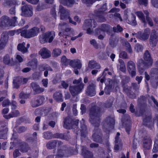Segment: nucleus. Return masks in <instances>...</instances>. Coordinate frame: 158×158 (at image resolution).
<instances>
[{"instance_id":"f257e3e1","label":"nucleus","mask_w":158,"mask_h":158,"mask_svg":"<svg viewBox=\"0 0 158 158\" xmlns=\"http://www.w3.org/2000/svg\"><path fill=\"white\" fill-rule=\"evenodd\" d=\"M143 58L144 60L142 59H140L137 63L139 71L141 74L143 73L145 69L151 67L153 63V59L150 52L148 50L144 53Z\"/></svg>"},{"instance_id":"f03ea898","label":"nucleus","mask_w":158,"mask_h":158,"mask_svg":"<svg viewBox=\"0 0 158 158\" xmlns=\"http://www.w3.org/2000/svg\"><path fill=\"white\" fill-rule=\"evenodd\" d=\"M78 122L79 120L77 119H73L69 116L67 117L64 121L63 127L67 129H72L73 131L78 134Z\"/></svg>"},{"instance_id":"7ed1b4c3","label":"nucleus","mask_w":158,"mask_h":158,"mask_svg":"<svg viewBox=\"0 0 158 158\" xmlns=\"http://www.w3.org/2000/svg\"><path fill=\"white\" fill-rule=\"evenodd\" d=\"M21 35L25 38H29L37 35L40 32L39 28L35 27L27 31L25 29H19Z\"/></svg>"},{"instance_id":"20e7f679","label":"nucleus","mask_w":158,"mask_h":158,"mask_svg":"<svg viewBox=\"0 0 158 158\" xmlns=\"http://www.w3.org/2000/svg\"><path fill=\"white\" fill-rule=\"evenodd\" d=\"M107 9L106 3H105L103 4L98 10H95L94 13L97 17V21L101 22H104L106 20L104 12Z\"/></svg>"},{"instance_id":"39448f33","label":"nucleus","mask_w":158,"mask_h":158,"mask_svg":"<svg viewBox=\"0 0 158 158\" xmlns=\"http://www.w3.org/2000/svg\"><path fill=\"white\" fill-rule=\"evenodd\" d=\"M114 117L112 116H108L105 119L102 123L104 128L110 131L114 128L115 124Z\"/></svg>"},{"instance_id":"423d86ee","label":"nucleus","mask_w":158,"mask_h":158,"mask_svg":"<svg viewBox=\"0 0 158 158\" xmlns=\"http://www.w3.org/2000/svg\"><path fill=\"white\" fill-rule=\"evenodd\" d=\"M84 85L83 83H81L78 85H70L69 90L72 95L74 97L77 95L81 92L83 89Z\"/></svg>"},{"instance_id":"0eeeda50","label":"nucleus","mask_w":158,"mask_h":158,"mask_svg":"<svg viewBox=\"0 0 158 158\" xmlns=\"http://www.w3.org/2000/svg\"><path fill=\"white\" fill-rule=\"evenodd\" d=\"M94 24L93 27H96V23L94 20L91 19H87L85 20L84 24L82 26L83 29L87 31V33L88 34H91L93 32V30L91 29L92 25V22Z\"/></svg>"},{"instance_id":"6e6552de","label":"nucleus","mask_w":158,"mask_h":158,"mask_svg":"<svg viewBox=\"0 0 158 158\" xmlns=\"http://www.w3.org/2000/svg\"><path fill=\"white\" fill-rule=\"evenodd\" d=\"M89 117L99 118L102 115V112L100 108L97 106H92L89 110Z\"/></svg>"},{"instance_id":"1a4fd4ad","label":"nucleus","mask_w":158,"mask_h":158,"mask_svg":"<svg viewBox=\"0 0 158 158\" xmlns=\"http://www.w3.org/2000/svg\"><path fill=\"white\" fill-rule=\"evenodd\" d=\"M21 15L25 17L31 16L33 15L32 8L31 6L26 5L21 7Z\"/></svg>"},{"instance_id":"9d476101","label":"nucleus","mask_w":158,"mask_h":158,"mask_svg":"<svg viewBox=\"0 0 158 158\" xmlns=\"http://www.w3.org/2000/svg\"><path fill=\"white\" fill-rule=\"evenodd\" d=\"M158 33L155 30L152 31L149 39V43L152 47L156 46L158 42Z\"/></svg>"},{"instance_id":"9b49d317","label":"nucleus","mask_w":158,"mask_h":158,"mask_svg":"<svg viewBox=\"0 0 158 158\" xmlns=\"http://www.w3.org/2000/svg\"><path fill=\"white\" fill-rule=\"evenodd\" d=\"M59 12L60 13V19L62 20L67 19L69 17V12L61 5L59 7Z\"/></svg>"},{"instance_id":"f8f14e48","label":"nucleus","mask_w":158,"mask_h":158,"mask_svg":"<svg viewBox=\"0 0 158 158\" xmlns=\"http://www.w3.org/2000/svg\"><path fill=\"white\" fill-rule=\"evenodd\" d=\"M95 83L92 82L90 83L87 86L86 91V94L87 95L91 97L94 96L96 94Z\"/></svg>"},{"instance_id":"ddd939ff","label":"nucleus","mask_w":158,"mask_h":158,"mask_svg":"<svg viewBox=\"0 0 158 158\" xmlns=\"http://www.w3.org/2000/svg\"><path fill=\"white\" fill-rule=\"evenodd\" d=\"M93 140L96 142L101 143L102 142V135L99 129H94L92 135Z\"/></svg>"},{"instance_id":"4468645a","label":"nucleus","mask_w":158,"mask_h":158,"mask_svg":"<svg viewBox=\"0 0 158 158\" xmlns=\"http://www.w3.org/2000/svg\"><path fill=\"white\" fill-rule=\"evenodd\" d=\"M127 69L132 77L136 75V67L135 63L132 61H129L127 63Z\"/></svg>"},{"instance_id":"2eb2a0df","label":"nucleus","mask_w":158,"mask_h":158,"mask_svg":"<svg viewBox=\"0 0 158 158\" xmlns=\"http://www.w3.org/2000/svg\"><path fill=\"white\" fill-rule=\"evenodd\" d=\"M59 147L63 144V143L61 141L57 140H52L49 141L46 144V147L49 149H52L55 148L56 145Z\"/></svg>"},{"instance_id":"dca6fc26","label":"nucleus","mask_w":158,"mask_h":158,"mask_svg":"<svg viewBox=\"0 0 158 158\" xmlns=\"http://www.w3.org/2000/svg\"><path fill=\"white\" fill-rule=\"evenodd\" d=\"M31 86L33 90L34 93L35 94H39L44 92V88L41 87L37 83L33 82L31 84Z\"/></svg>"},{"instance_id":"f3484780","label":"nucleus","mask_w":158,"mask_h":158,"mask_svg":"<svg viewBox=\"0 0 158 158\" xmlns=\"http://www.w3.org/2000/svg\"><path fill=\"white\" fill-rule=\"evenodd\" d=\"M45 99L43 96H39L37 98L31 102V106L33 107H37L42 104Z\"/></svg>"},{"instance_id":"a211bd4d","label":"nucleus","mask_w":158,"mask_h":158,"mask_svg":"<svg viewBox=\"0 0 158 158\" xmlns=\"http://www.w3.org/2000/svg\"><path fill=\"white\" fill-rule=\"evenodd\" d=\"M149 31L148 29H146L144 32L141 33V32H139L137 34V37L141 40H145L148 39L149 37Z\"/></svg>"},{"instance_id":"6ab92c4d","label":"nucleus","mask_w":158,"mask_h":158,"mask_svg":"<svg viewBox=\"0 0 158 158\" xmlns=\"http://www.w3.org/2000/svg\"><path fill=\"white\" fill-rule=\"evenodd\" d=\"M64 150L65 157H68L72 155H76L77 152L73 148H68L65 146H64Z\"/></svg>"},{"instance_id":"aec40b11","label":"nucleus","mask_w":158,"mask_h":158,"mask_svg":"<svg viewBox=\"0 0 158 158\" xmlns=\"http://www.w3.org/2000/svg\"><path fill=\"white\" fill-rule=\"evenodd\" d=\"M89 121L92 125L94 127V129L96 130L98 129L100 123V119L99 118L89 117Z\"/></svg>"},{"instance_id":"412c9836","label":"nucleus","mask_w":158,"mask_h":158,"mask_svg":"<svg viewBox=\"0 0 158 158\" xmlns=\"http://www.w3.org/2000/svg\"><path fill=\"white\" fill-rule=\"evenodd\" d=\"M152 143L151 139L149 136H147L144 137L143 143V146L145 149H150Z\"/></svg>"},{"instance_id":"4be33fe9","label":"nucleus","mask_w":158,"mask_h":158,"mask_svg":"<svg viewBox=\"0 0 158 158\" xmlns=\"http://www.w3.org/2000/svg\"><path fill=\"white\" fill-rule=\"evenodd\" d=\"M0 26L2 27H9L10 26V18L6 16H4L1 19Z\"/></svg>"},{"instance_id":"5701e85b","label":"nucleus","mask_w":158,"mask_h":158,"mask_svg":"<svg viewBox=\"0 0 158 158\" xmlns=\"http://www.w3.org/2000/svg\"><path fill=\"white\" fill-rule=\"evenodd\" d=\"M70 65L73 68H77L78 69H80L82 66L80 60L78 59L71 60L70 61Z\"/></svg>"},{"instance_id":"b1692460","label":"nucleus","mask_w":158,"mask_h":158,"mask_svg":"<svg viewBox=\"0 0 158 158\" xmlns=\"http://www.w3.org/2000/svg\"><path fill=\"white\" fill-rule=\"evenodd\" d=\"M80 126L81 136L82 137L85 138L86 137L87 131V127L85 125V123L84 121L82 120V122H81Z\"/></svg>"},{"instance_id":"393cba45","label":"nucleus","mask_w":158,"mask_h":158,"mask_svg":"<svg viewBox=\"0 0 158 158\" xmlns=\"http://www.w3.org/2000/svg\"><path fill=\"white\" fill-rule=\"evenodd\" d=\"M110 30V26L108 25L102 24L100 27L96 29L97 34H101V31L103 33L105 31H107Z\"/></svg>"},{"instance_id":"a878e982","label":"nucleus","mask_w":158,"mask_h":158,"mask_svg":"<svg viewBox=\"0 0 158 158\" xmlns=\"http://www.w3.org/2000/svg\"><path fill=\"white\" fill-rule=\"evenodd\" d=\"M20 151L23 152H26L30 149V147L27 144L21 141V143L19 144Z\"/></svg>"},{"instance_id":"bb28decb","label":"nucleus","mask_w":158,"mask_h":158,"mask_svg":"<svg viewBox=\"0 0 158 158\" xmlns=\"http://www.w3.org/2000/svg\"><path fill=\"white\" fill-rule=\"evenodd\" d=\"M14 134L13 135V137L11 139L14 141L13 142H11L10 143L11 146L10 147V149H12L14 147L16 146H19V144L21 143V140L19 139H17L16 138L14 137Z\"/></svg>"},{"instance_id":"cd10ccee","label":"nucleus","mask_w":158,"mask_h":158,"mask_svg":"<svg viewBox=\"0 0 158 158\" xmlns=\"http://www.w3.org/2000/svg\"><path fill=\"white\" fill-rule=\"evenodd\" d=\"M54 137L57 139H64L66 140H68L70 138L69 135H67L66 134L56 133L54 135Z\"/></svg>"},{"instance_id":"c85d7f7f","label":"nucleus","mask_w":158,"mask_h":158,"mask_svg":"<svg viewBox=\"0 0 158 158\" xmlns=\"http://www.w3.org/2000/svg\"><path fill=\"white\" fill-rule=\"evenodd\" d=\"M88 66L89 68L91 69H99L101 68L100 64H98L96 61L93 60L89 61V62Z\"/></svg>"},{"instance_id":"c756f323","label":"nucleus","mask_w":158,"mask_h":158,"mask_svg":"<svg viewBox=\"0 0 158 158\" xmlns=\"http://www.w3.org/2000/svg\"><path fill=\"white\" fill-rule=\"evenodd\" d=\"M60 3L68 7H71L74 3L77 4L74 0H60Z\"/></svg>"},{"instance_id":"7c9ffc66","label":"nucleus","mask_w":158,"mask_h":158,"mask_svg":"<svg viewBox=\"0 0 158 158\" xmlns=\"http://www.w3.org/2000/svg\"><path fill=\"white\" fill-rule=\"evenodd\" d=\"M53 98L56 101L63 102V101L62 94L60 91L55 93L53 95Z\"/></svg>"},{"instance_id":"2f4dec72","label":"nucleus","mask_w":158,"mask_h":158,"mask_svg":"<svg viewBox=\"0 0 158 158\" xmlns=\"http://www.w3.org/2000/svg\"><path fill=\"white\" fill-rule=\"evenodd\" d=\"M4 63L6 64H10L11 65H14L15 62L13 60L12 58H11V60H10V57L8 54H6L4 57L3 59Z\"/></svg>"},{"instance_id":"473e14b6","label":"nucleus","mask_w":158,"mask_h":158,"mask_svg":"<svg viewBox=\"0 0 158 158\" xmlns=\"http://www.w3.org/2000/svg\"><path fill=\"white\" fill-rule=\"evenodd\" d=\"M108 82L107 86L113 89L114 88H116L118 87V83L117 81L116 80H113L112 79L109 78L107 79Z\"/></svg>"},{"instance_id":"72a5a7b5","label":"nucleus","mask_w":158,"mask_h":158,"mask_svg":"<svg viewBox=\"0 0 158 158\" xmlns=\"http://www.w3.org/2000/svg\"><path fill=\"white\" fill-rule=\"evenodd\" d=\"M136 14L142 22L143 23L144 26L146 27L147 25V22L143 13L140 11H138L136 13Z\"/></svg>"},{"instance_id":"f704fd0d","label":"nucleus","mask_w":158,"mask_h":158,"mask_svg":"<svg viewBox=\"0 0 158 158\" xmlns=\"http://www.w3.org/2000/svg\"><path fill=\"white\" fill-rule=\"evenodd\" d=\"M42 58H47L51 56V52L48 50H40L39 52Z\"/></svg>"},{"instance_id":"c9c22d12","label":"nucleus","mask_w":158,"mask_h":158,"mask_svg":"<svg viewBox=\"0 0 158 158\" xmlns=\"http://www.w3.org/2000/svg\"><path fill=\"white\" fill-rule=\"evenodd\" d=\"M38 65V60L36 59H33L27 63V66L31 67L33 69L37 68Z\"/></svg>"},{"instance_id":"e433bc0d","label":"nucleus","mask_w":158,"mask_h":158,"mask_svg":"<svg viewBox=\"0 0 158 158\" xmlns=\"http://www.w3.org/2000/svg\"><path fill=\"white\" fill-rule=\"evenodd\" d=\"M46 35L47 37L48 42L51 43L55 36V33L53 31H48L45 32Z\"/></svg>"},{"instance_id":"4c0bfd02","label":"nucleus","mask_w":158,"mask_h":158,"mask_svg":"<svg viewBox=\"0 0 158 158\" xmlns=\"http://www.w3.org/2000/svg\"><path fill=\"white\" fill-rule=\"evenodd\" d=\"M151 118L152 115L150 113L149 114H146L143 119V124L146 126L149 125L150 123H152Z\"/></svg>"},{"instance_id":"58836bf2","label":"nucleus","mask_w":158,"mask_h":158,"mask_svg":"<svg viewBox=\"0 0 158 158\" xmlns=\"http://www.w3.org/2000/svg\"><path fill=\"white\" fill-rule=\"evenodd\" d=\"M7 125L6 123L0 121V132H3L4 134L6 133L8 131Z\"/></svg>"},{"instance_id":"ea45409f","label":"nucleus","mask_w":158,"mask_h":158,"mask_svg":"<svg viewBox=\"0 0 158 158\" xmlns=\"http://www.w3.org/2000/svg\"><path fill=\"white\" fill-rule=\"evenodd\" d=\"M22 79L19 77H15L13 81L14 88L18 89L19 87V84L22 83Z\"/></svg>"},{"instance_id":"a19ab883","label":"nucleus","mask_w":158,"mask_h":158,"mask_svg":"<svg viewBox=\"0 0 158 158\" xmlns=\"http://www.w3.org/2000/svg\"><path fill=\"white\" fill-rule=\"evenodd\" d=\"M64 146H61L60 148L57 149L56 155L58 158L65 157L64 150L63 149Z\"/></svg>"},{"instance_id":"79ce46f5","label":"nucleus","mask_w":158,"mask_h":158,"mask_svg":"<svg viewBox=\"0 0 158 158\" xmlns=\"http://www.w3.org/2000/svg\"><path fill=\"white\" fill-rule=\"evenodd\" d=\"M83 157L85 158H93V154L91 152L84 149L82 152Z\"/></svg>"},{"instance_id":"37998d69","label":"nucleus","mask_w":158,"mask_h":158,"mask_svg":"<svg viewBox=\"0 0 158 158\" xmlns=\"http://www.w3.org/2000/svg\"><path fill=\"white\" fill-rule=\"evenodd\" d=\"M136 16L132 14L131 16L129 18H127L128 23L132 26H135L137 23L135 20Z\"/></svg>"},{"instance_id":"c03bdc74","label":"nucleus","mask_w":158,"mask_h":158,"mask_svg":"<svg viewBox=\"0 0 158 158\" xmlns=\"http://www.w3.org/2000/svg\"><path fill=\"white\" fill-rule=\"evenodd\" d=\"M144 13L146 15V18L147 22H148L149 25L151 26L152 27L153 26V23L152 19L148 16H149V12L146 10L144 11Z\"/></svg>"},{"instance_id":"a18cd8bd","label":"nucleus","mask_w":158,"mask_h":158,"mask_svg":"<svg viewBox=\"0 0 158 158\" xmlns=\"http://www.w3.org/2000/svg\"><path fill=\"white\" fill-rule=\"evenodd\" d=\"M45 33L40 35L39 40L41 43L44 44L48 42L47 37Z\"/></svg>"},{"instance_id":"49530a36","label":"nucleus","mask_w":158,"mask_h":158,"mask_svg":"<svg viewBox=\"0 0 158 158\" xmlns=\"http://www.w3.org/2000/svg\"><path fill=\"white\" fill-rule=\"evenodd\" d=\"M113 101V98L108 99L105 103L103 104L104 106L106 108H109L111 107L112 105Z\"/></svg>"},{"instance_id":"de8ad7c7","label":"nucleus","mask_w":158,"mask_h":158,"mask_svg":"<svg viewBox=\"0 0 158 158\" xmlns=\"http://www.w3.org/2000/svg\"><path fill=\"white\" fill-rule=\"evenodd\" d=\"M70 61L71 60L67 59L66 56H63L61 59V62L62 65L67 66L69 64L70 65Z\"/></svg>"},{"instance_id":"09e8293b","label":"nucleus","mask_w":158,"mask_h":158,"mask_svg":"<svg viewBox=\"0 0 158 158\" xmlns=\"http://www.w3.org/2000/svg\"><path fill=\"white\" fill-rule=\"evenodd\" d=\"M8 35V32L6 31L3 32L1 36L0 39L2 40L8 42L9 38Z\"/></svg>"},{"instance_id":"8fccbe9b","label":"nucleus","mask_w":158,"mask_h":158,"mask_svg":"<svg viewBox=\"0 0 158 158\" xmlns=\"http://www.w3.org/2000/svg\"><path fill=\"white\" fill-rule=\"evenodd\" d=\"M25 44H26L24 42L19 44L17 46V49H27L30 47V44H27L26 47L25 46Z\"/></svg>"},{"instance_id":"3c124183","label":"nucleus","mask_w":158,"mask_h":158,"mask_svg":"<svg viewBox=\"0 0 158 158\" xmlns=\"http://www.w3.org/2000/svg\"><path fill=\"white\" fill-rule=\"evenodd\" d=\"M67 25L65 23H61L59 24V28L61 29L64 30L66 32L69 31L71 29L69 27H67Z\"/></svg>"},{"instance_id":"603ef678","label":"nucleus","mask_w":158,"mask_h":158,"mask_svg":"<svg viewBox=\"0 0 158 158\" xmlns=\"http://www.w3.org/2000/svg\"><path fill=\"white\" fill-rule=\"evenodd\" d=\"M122 122L123 124L127 123H127H130V117L129 115L128 114H125L123 116L122 118Z\"/></svg>"},{"instance_id":"864d4df0","label":"nucleus","mask_w":158,"mask_h":158,"mask_svg":"<svg viewBox=\"0 0 158 158\" xmlns=\"http://www.w3.org/2000/svg\"><path fill=\"white\" fill-rule=\"evenodd\" d=\"M43 137L46 139H49L52 138V134L50 131H47L43 133Z\"/></svg>"},{"instance_id":"5fc2aeb1","label":"nucleus","mask_w":158,"mask_h":158,"mask_svg":"<svg viewBox=\"0 0 158 158\" xmlns=\"http://www.w3.org/2000/svg\"><path fill=\"white\" fill-rule=\"evenodd\" d=\"M113 30L114 32L116 33L121 32L123 31V28L119 25H118L116 26L113 27Z\"/></svg>"},{"instance_id":"6e6d98bb","label":"nucleus","mask_w":158,"mask_h":158,"mask_svg":"<svg viewBox=\"0 0 158 158\" xmlns=\"http://www.w3.org/2000/svg\"><path fill=\"white\" fill-rule=\"evenodd\" d=\"M4 4L5 6H6L13 7L14 6H15V5L11 0L6 1L4 2Z\"/></svg>"},{"instance_id":"4d7b16f0","label":"nucleus","mask_w":158,"mask_h":158,"mask_svg":"<svg viewBox=\"0 0 158 158\" xmlns=\"http://www.w3.org/2000/svg\"><path fill=\"white\" fill-rule=\"evenodd\" d=\"M130 80V78L129 77L125 76L123 78L121 81V84L123 86L126 85H125L128 83Z\"/></svg>"},{"instance_id":"13d9d810","label":"nucleus","mask_w":158,"mask_h":158,"mask_svg":"<svg viewBox=\"0 0 158 158\" xmlns=\"http://www.w3.org/2000/svg\"><path fill=\"white\" fill-rule=\"evenodd\" d=\"M123 90L125 93L127 94H129L131 92L132 88L131 87L128 86L124 85L123 86Z\"/></svg>"},{"instance_id":"bf43d9fd","label":"nucleus","mask_w":158,"mask_h":158,"mask_svg":"<svg viewBox=\"0 0 158 158\" xmlns=\"http://www.w3.org/2000/svg\"><path fill=\"white\" fill-rule=\"evenodd\" d=\"M17 17L16 16H14L12 18V19H10V26H15L16 25V23H17Z\"/></svg>"},{"instance_id":"052dcab7","label":"nucleus","mask_w":158,"mask_h":158,"mask_svg":"<svg viewBox=\"0 0 158 158\" xmlns=\"http://www.w3.org/2000/svg\"><path fill=\"white\" fill-rule=\"evenodd\" d=\"M122 146V143L121 142V140H119L118 141V142L115 141V145L114 147V149L115 151H118L120 147H121Z\"/></svg>"},{"instance_id":"680f3d73","label":"nucleus","mask_w":158,"mask_h":158,"mask_svg":"<svg viewBox=\"0 0 158 158\" xmlns=\"http://www.w3.org/2000/svg\"><path fill=\"white\" fill-rule=\"evenodd\" d=\"M12 118L16 117L20 115V112L18 110H16L10 113Z\"/></svg>"},{"instance_id":"e2e57ef3","label":"nucleus","mask_w":158,"mask_h":158,"mask_svg":"<svg viewBox=\"0 0 158 158\" xmlns=\"http://www.w3.org/2000/svg\"><path fill=\"white\" fill-rule=\"evenodd\" d=\"M111 88H110L107 85L105 87L104 89V92L106 94H110V93L112 91Z\"/></svg>"},{"instance_id":"0e129e2a","label":"nucleus","mask_w":158,"mask_h":158,"mask_svg":"<svg viewBox=\"0 0 158 158\" xmlns=\"http://www.w3.org/2000/svg\"><path fill=\"white\" fill-rule=\"evenodd\" d=\"M29 95L27 94L24 93L23 92H21L19 95V98L21 99H27L29 97Z\"/></svg>"},{"instance_id":"69168bd1","label":"nucleus","mask_w":158,"mask_h":158,"mask_svg":"<svg viewBox=\"0 0 158 158\" xmlns=\"http://www.w3.org/2000/svg\"><path fill=\"white\" fill-rule=\"evenodd\" d=\"M138 1L139 4L141 5L146 6L148 4V0H138Z\"/></svg>"},{"instance_id":"338daca9","label":"nucleus","mask_w":158,"mask_h":158,"mask_svg":"<svg viewBox=\"0 0 158 158\" xmlns=\"http://www.w3.org/2000/svg\"><path fill=\"white\" fill-rule=\"evenodd\" d=\"M61 53L60 50H53L52 55L54 57H57L59 56Z\"/></svg>"},{"instance_id":"774afa93","label":"nucleus","mask_w":158,"mask_h":158,"mask_svg":"<svg viewBox=\"0 0 158 158\" xmlns=\"http://www.w3.org/2000/svg\"><path fill=\"white\" fill-rule=\"evenodd\" d=\"M152 151L153 152H158V139L156 141L154 144Z\"/></svg>"}]
</instances>
